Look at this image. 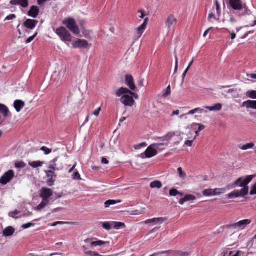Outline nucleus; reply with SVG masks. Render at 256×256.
I'll use <instances>...</instances> for the list:
<instances>
[{
	"label": "nucleus",
	"instance_id": "obj_1",
	"mask_svg": "<svg viewBox=\"0 0 256 256\" xmlns=\"http://www.w3.org/2000/svg\"><path fill=\"white\" fill-rule=\"evenodd\" d=\"M254 176H248L245 179L242 177L238 178L236 182L230 184L226 186L228 190L236 188L240 185L242 188L240 190H234L227 195L228 198H236L239 197H244L248 193V186L247 185L252 180Z\"/></svg>",
	"mask_w": 256,
	"mask_h": 256
},
{
	"label": "nucleus",
	"instance_id": "obj_2",
	"mask_svg": "<svg viewBox=\"0 0 256 256\" xmlns=\"http://www.w3.org/2000/svg\"><path fill=\"white\" fill-rule=\"evenodd\" d=\"M62 24L66 26V28L74 34H80V29L74 19L71 18H66L62 20Z\"/></svg>",
	"mask_w": 256,
	"mask_h": 256
},
{
	"label": "nucleus",
	"instance_id": "obj_3",
	"mask_svg": "<svg viewBox=\"0 0 256 256\" xmlns=\"http://www.w3.org/2000/svg\"><path fill=\"white\" fill-rule=\"evenodd\" d=\"M54 30L62 42H68L72 41V36L64 27L61 26Z\"/></svg>",
	"mask_w": 256,
	"mask_h": 256
},
{
	"label": "nucleus",
	"instance_id": "obj_4",
	"mask_svg": "<svg viewBox=\"0 0 256 256\" xmlns=\"http://www.w3.org/2000/svg\"><path fill=\"white\" fill-rule=\"evenodd\" d=\"M58 160V158L56 157L53 160L50 162V164L49 166V168L52 170H46L45 172L46 174V176L50 178H56V176L54 172V170H59L62 168V166L58 167V164H56Z\"/></svg>",
	"mask_w": 256,
	"mask_h": 256
},
{
	"label": "nucleus",
	"instance_id": "obj_5",
	"mask_svg": "<svg viewBox=\"0 0 256 256\" xmlns=\"http://www.w3.org/2000/svg\"><path fill=\"white\" fill-rule=\"evenodd\" d=\"M15 174L13 170H9L6 172L4 175L0 178V184L2 186H5L10 182L14 178Z\"/></svg>",
	"mask_w": 256,
	"mask_h": 256
},
{
	"label": "nucleus",
	"instance_id": "obj_6",
	"mask_svg": "<svg viewBox=\"0 0 256 256\" xmlns=\"http://www.w3.org/2000/svg\"><path fill=\"white\" fill-rule=\"evenodd\" d=\"M164 145V144L163 143L154 144L148 146L145 152V156H146V158H150L156 156L158 154V152L154 148H152V146L156 147V148H158L160 146Z\"/></svg>",
	"mask_w": 256,
	"mask_h": 256
},
{
	"label": "nucleus",
	"instance_id": "obj_7",
	"mask_svg": "<svg viewBox=\"0 0 256 256\" xmlns=\"http://www.w3.org/2000/svg\"><path fill=\"white\" fill-rule=\"evenodd\" d=\"M94 238H92L85 240L84 242L86 243H89L91 248H94L98 246H102L104 245L105 246H108L110 245L109 242H104L101 240H98L96 241H92Z\"/></svg>",
	"mask_w": 256,
	"mask_h": 256
},
{
	"label": "nucleus",
	"instance_id": "obj_8",
	"mask_svg": "<svg viewBox=\"0 0 256 256\" xmlns=\"http://www.w3.org/2000/svg\"><path fill=\"white\" fill-rule=\"evenodd\" d=\"M91 46V44H88L87 40L83 39H78L72 44V46L74 48H88L89 46Z\"/></svg>",
	"mask_w": 256,
	"mask_h": 256
},
{
	"label": "nucleus",
	"instance_id": "obj_9",
	"mask_svg": "<svg viewBox=\"0 0 256 256\" xmlns=\"http://www.w3.org/2000/svg\"><path fill=\"white\" fill-rule=\"evenodd\" d=\"M224 190V188L206 189L202 191V194L206 196L220 195Z\"/></svg>",
	"mask_w": 256,
	"mask_h": 256
},
{
	"label": "nucleus",
	"instance_id": "obj_10",
	"mask_svg": "<svg viewBox=\"0 0 256 256\" xmlns=\"http://www.w3.org/2000/svg\"><path fill=\"white\" fill-rule=\"evenodd\" d=\"M120 98V102L125 106H132L134 104V100L132 98L129 94L124 93Z\"/></svg>",
	"mask_w": 256,
	"mask_h": 256
},
{
	"label": "nucleus",
	"instance_id": "obj_11",
	"mask_svg": "<svg viewBox=\"0 0 256 256\" xmlns=\"http://www.w3.org/2000/svg\"><path fill=\"white\" fill-rule=\"evenodd\" d=\"M124 93H127L129 94L132 96V98L134 100V98H138V96L137 94L134 93V92H132L130 90H129L128 88H123L122 87L120 88L116 92V95L118 96H121Z\"/></svg>",
	"mask_w": 256,
	"mask_h": 256
},
{
	"label": "nucleus",
	"instance_id": "obj_12",
	"mask_svg": "<svg viewBox=\"0 0 256 256\" xmlns=\"http://www.w3.org/2000/svg\"><path fill=\"white\" fill-rule=\"evenodd\" d=\"M178 22L177 19L173 14L170 15L166 22V25L168 30L174 28Z\"/></svg>",
	"mask_w": 256,
	"mask_h": 256
},
{
	"label": "nucleus",
	"instance_id": "obj_13",
	"mask_svg": "<svg viewBox=\"0 0 256 256\" xmlns=\"http://www.w3.org/2000/svg\"><path fill=\"white\" fill-rule=\"evenodd\" d=\"M229 4L235 10H240L243 9L244 4L240 0H229Z\"/></svg>",
	"mask_w": 256,
	"mask_h": 256
},
{
	"label": "nucleus",
	"instance_id": "obj_14",
	"mask_svg": "<svg viewBox=\"0 0 256 256\" xmlns=\"http://www.w3.org/2000/svg\"><path fill=\"white\" fill-rule=\"evenodd\" d=\"M53 194L52 190L49 188L43 187L40 191V196L43 199L48 200Z\"/></svg>",
	"mask_w": 256,
	"mask_h": 256
},
{
	"label": "nucleus",
	"instance_id": "obj_15",
	"mask_svg": "<svg viewBox=\"0 0 256 256\" xmlns=\"http://www.w3.org/2000/svg\"><path fill=\"white\" fill-rule=\"evenodd\" d=\"M126 84L132 90L136 91L137 90L134 78L131 75L126 76Z\"/></svg>",
	"mask_w": 256,
	"mask_h": 256
},
{
	"label": "nucleus",
	"instance_id": "obj_16",
	"mask_svg": "<svg viewBox=\"0 0 256 256\" xmlns=\"http://www.w3.org/2000/svg\"><path fill=\"white\" fill-rule=\"evenodd\" d=\"M250 220H244L238 222L237 223L234 224L230 226L232 228H239L241 230L244 229L248 225L250 224L251 222Z\"/></svg>",
	"mask_w": 256,
	"mask_h": 256
},
{
	"label": "nucleus",
	"instance_id": "obj_17",
	"mask_svg": "<svg viewBox=\"0 0 256 256\" xmlns=\"http://www.w3.org/2000/svg\"><path fill=\"white\" fill-rule=\"evenodd\" d=\"M38 24V21L36 20L32 19H27L24 22L23 26L28 29L33 30L36 28Z\"/></svg>",
	"mask_w": 256,
	"mask_h": 256
},
{
	"label": "nucleus",
	"instance_id": "obj_18",
	"mask_svg": "<svg viewBox=\"0 0 256 256\" xmlns=\"http://www.w3.org/2000/svg\"><path fill=\"white\" fill-rule=\"evenodd\" d=\"M40 13V9L37 6H33L30 7V10L28 12V15L32 18H36Z\"/></svg>",
	"mask_w": 256,
	"mask_h": 256
},
{
	"label": "nucleus",
	"instance_id": "obj_19",
	"mask_svg": "<svg viewBox=\"0 0 256 256\" xmlns=\"http://www.w3.org/2000/svg\"><path fill=\"white\" fill-rule=\"evenodd\" d=\"M148 21V18H146L144 20L143 24L136 28V30L137 32V34L138 35V38L140 37L142 34L144 33V30L146 28Z\"/></svg>",
	"mask_w": 256,
	"mask_h": 256
},
{
	"label": "nucleus",
	"instance_id": "obj_20",
	"mask_svg": "<svg viewBox=\"0 0 256 256\" xmlns=\"http://www.w3.org/2000/svg\"><path fill=\"white\" fill-rule=\"evenodd\" d=\"M10 4L14 6H20L23 8H27L29 4L28 0H12Z\"/></svg>",
	"mask_w": 256,
	"mask_h": 256
},
{
	"label": "nucleus",
	"instance_id": "obj_21",
	"mask_svg": "<svg viewBox=\"0 0 256 256\" xmlns=\"http://www.w3.org/2000/svg\"><path fill=\"white\" fill-rule=\"evenodd\" d=\"M24 106V102L22 100H16L14 103V108L18 112H20Z\"/></svg>",
	"mask_w": 256,
	"mask_h": 256
},
{
	"label": "nucleus",
	"instance_id": "obj_22",
	"mask_svg": "<svg viewBox=\"0 0 256 256\" xmlns=\"http://www.w3.org/2000/svg\"><path fill=\"white\" fill-rule=\"evenodd\" d=\"M196 199V197L192 194H186L184 198L180 199L178 202L181 204H183L184 202L188 201H193Z\"/></svg>",
	"mask_w": 256,
	"mask_h": 256
},
{
	"label": "nucleus",
	"instance_id": "obj_23",
	"mask_svg": "<svg viewBox=\"0 0 256 256\" xmlns=\"http://www.w3.org/2000/svg\"><path fill=\"white\" fill-rule=\"evenodd\" d=\"M15 232V230L12 226H9L6 227L3 230V236H12Z\"/></svg>",
	"mask_w": 256,
	"mask_h": 256
},
{
	"label": "nucleus",
	"instance_id": "obj_24",
	"mask_svg": "<svg viewBox=\"0 0 256 256\" xmlns=\"http://www.w3.org/2000/svg\"><path fill=\"white\" fill-rule=\"evenodd\" d=\"M166 220L165 218H153L152 219H148L144 222L146 224H149L152 222L154 224H162L164 220Z\"/></svg>",
	"mask_w": 256,
	"mask_h": 256
},
{
	"label": "nucleus",
	"instance_id": "obj_25",
	"mask_svg": "<svg viewBox=\"0 0 256 256\" xmlns=\"http://www.w3.org/2000/svg\"><path fill=\"white\" fill-rule=\"evenodd\" d=\"M244 106L247 108H252L256 110V100H248L243 103Z\"/></svg>",
	"mask_w": 256,
	"mask_h": 256
},
{
	"label": "nucleus",
	"instance_id": "obj_26",
	"mask_svg": "<svg viewBox=\"0 0 256 256\" xmlns=\"http://www.w3.org/2000/svg\"><path fill=\"white\" fill-rule=\"evenodd\" d=\"M198 130H196L195 132V133H196V136H198V133L202 131V130H204L205 128V126L204 125L202 124H196V123H193L192 124V127L194 129H196V127H198Z\"/></svg>",
	"mask_w": 256,
	"mask_h": 256
},
{
	"label": "nucleus",
	"instance_id": "obj_27",
	"mask_svg": "<svg viewBox=\"0 0 256 256\" xmlns=\"http://www.w3.org/2000/svg\"><path fill=\"white\" fill-rule=\"evenodd\" d=\"M205 108L208 110L210 111H219L222 108V104H221L218 103L212 106H206Z\"/></svg>",
	"mask_w": 256,
	"mask_h": 256
},
{
	"label": "nucleus",
	"instance_id": "obj_28",
	"mask_svg": "<svg viewBox=\"0 0 256 256\" xmlns=\"http://www.w3.org/2000/svg\"><path fill=\"white\" fill-rule=\"evenodd\" d=\"M49 203L48 200L42 199V202L38 205V206L35 208V210L40 211L44 208Z\"/></svg>",
	"mask_w": 256,
	"mask_h": 256
},
{
	"label": "nucleus",
	"instance_id": "obj_29",
	"mask_svg": "<svg viewBox=\"0 0 256 256\" xmlns=\"http://www.w3.org/2000/svg\"><path fill=\"white\" fill-rule=\"evenodd\" d=\"M112 226L116 230H118L126 227L124 223L121 222H112Z\"/></svg>",
	"mask_w": 256,
	"mask_h": 256
},
{
	"label": "nucleus",
	"instance_id": "obj_30",
	"mask_svg": "<svg viewBox=\"0 0 256 256\" xmlns=\"http://www.w3.org/2000/svg\"><path fill=\"white\" fill-rule=\"evenodd\" d=\"M0 112L4 116L6 117L8 116L9 110L5 105L0 104Z\"/></svg>",
	"mask_w": 256,
	"mask_h": 256
},
{
	"label": "nucleus",
	"instance_id": "obj_31",
	"mask_svg": "<svg viewBox=\"0 0 256 256\" xmlns=\"http://www.w3.org/2000/svg\"><path fill=\"white\" fill-rule=\"evenodd\" d=\"M121 202H122V200H108L104 202L105 208H108L111 205H114L115 204L120 203Z\"/></svg>",
	"mask_w": 256,
	"mask_h": 256
},
{
	"label": "nucleus",
	"instance_id": "obj_32",
	"mask_svg": "<svg viewBox=\"0 0 256 256\" xmlns=\"http://www.w3.org/2000/svg\"><path fill=\"white\" fill-rule=\"evenodd\" d=\"M162 186V183L158 180H155L150 184V188H160Z\"/></svg>",
	"mask_w": 256,
	"mask_h": 256
},
{
	"label": "nucleus",
	"instance_id": "obj_33",
	"mask_svg": "<svg viewBox=\"0 0 256 256\" xmlns=\"http://www.w3.org/2000/svg\"><path fill=\"white\" fill-rule=\"evenodd\" d=\"M44 162L40 161H34L31 162H29V165L33 168H36L42 166Z\"/></svg>",
	"mask_w": 256,
	"mask_h": 256
},
{
	"label": "nucleus",
	"instance_id": "obj_34",
	"mask_svg": "<svg viewBox=\"0 0 256 256\" xmlns=\"http://www.w3.org/2000/svg\"><path fill=\"white\" fill-rule=\"evenodd\" d=\"M100 224L104 228L107 230H110L112 227V222H101Z\"/></svg>",
	"mask_w": 256,
	"mask_h": 256
},
{
	"label": "nucleus",
	"instance_id": "obj_35",
	"mask_svg": "<svg viewBox=\"0 0 256 256\" xmlns=\"http://www.w3.org/2000/svg\"><path fill=\"white\" fill-rule=\"evenodd\" d=\"M204 111V109H202L200 108H194V110H190L186 114L192 115V114H196V112H198L200 114H202Z\"/></svg>",
	"mask_w": 256,
	"mask_h": 256
},
{
	"label": "nucleus",
	"instance_id": "obj_36",
	"mask_svg": "<svg viewBox=\"0 0 256 256\" xmlns=\"http://www.w3.org/2000/svg\"><path fill=\"white\" fill-rule=\"evenodd\" d=\"M145 212L144 208H141L140 210H136L132 212V215H140L144 214Z\"/></svg>",
	"mask_w": 256,
	"mask_h": 256
},
{
	"label": "nucleus",
	"instance_id": "obj_37",
	"mask_svg": "<svg viewBox=\"0 0 256 256\" xmlns=\"http://www.w3.org/2000/svg\"><path fill=\"white\" fill-rule=\"evenodd\" d=\"M171 94V88L170 86L169 85L167 88L164 90L163 91V96L164 98H166L168 96H170Z\"/></svg>",
	"mask_w": 256,
	"mask_h": 256
},
{
	"label": "nucleus",
	"instance_id": "obj_38",
	"mask_svg": "<svg viewBox=\"0 0 256 256\" xmlns=\"http://www.w3.org/2000/svg\"><path fill=\"white\" fill-rule=\"evenodd\" d=\"M246 96L251 98L256 99V91L249 90L247 92Z\"/></svg>",
	"mask_w": 256,
	"mask_h": 256
},
{
	"label": "nucleus",
	"instance_id": "obj_39",
	"mask_svg": "<svg viewBox=\"0 0 256 256\" xmlns=\"http://www.w3.org/2000/svg\"><path fill=\"white\" fill-rule=\"evenodd\" d=\"M254 144L252 142L248 143L246 144L243 145L240 148L242 150H247L248 149L251 148L254 146Z\"/></svg>",
	"mask_w": 256,
	"mask_h": 256
},
{
	"label": "nucleus",
	"instance_id": "obj_40",
	"mask_svg": "<svg viewBox=\"0 0 256 256\" xmlns=\"http://www.w3.org/2000/svg\"><path fill=\"white\" fill-rule=\"evenodd\" d=\"M178 176L182 178H184L186 176V173L183 172L182 168L180 167L178 168Z\"/></svg>",
	"mask_w": 256,
	"mask_h": 256
},
{
	"label": "nucleus",
	"instance_id": "obj_41",
	"mask_svg": "<svg viewBox=\"0 0 256 256\" xmlns=\"http://www.w3.org/2000/svg\"><path fill=\"white\" fill-rule=\"evenodd\" d=\"M85 254L89 255L90 256H100L98 252L90 250L88 252H86Z\"/></svg>",
	"mask_w": 256,
	"mask_h": 256
},
{
	"label": "nucleus",
	"instance_id": "obj_42",
	"mask_svg": "<svg viewBox=\"0 0 256 256\" xmlns=\"http://www.w3.org/2000/svg\"><path fill=\"white\" fill-rule=\"evenodd\" d=\"M26 166V164L22 161L17 162L15 164V166L17 168H24Z\"/></svg>",
	"mask_w": 256,
	"mask_h": 256
},
{
	"label": "nucleus",
	"instance_id": "obj_43",
	"mask_svg": "<svg viewBox=\"0 0 256 256\" xmlns=\"http://www.w3.org/2000/svg\"><path fill=\"white\" fill-rule=\"evenodd\" d=\"M178 194H179V192L176 189L172 188L170 190V196H176Z\"/></svg>",
	"mask_w": 256,
	"mask_h": 256
},
{
	"label": "nucleus",
	"instance_id": "obj_44",
	"mask_svg": "<svg viewBox=\"0 0 256 256\" xmlns=\"http://www.w3.org/2000/svg\"><path fill=\"white\" fill-rule=\"evenodd\" d=\"M40 150L43 151L46 154H48L51 153L52 150L46 146H42L40 148Z\"/></svg>",
	"mask_w": 256,
	"mask_h": 256
},
{
	"label": "nucleus",
	"instance_id": "obj_45",
	"mask_svg": "<svg viewBox=\"0 0 256 256\" xmlns=\"http://www.w3.org/2000/svg\"><path fill=\"white\" fill-rule=\"evenodd\" d=\"M243 9L244 10V12L242 13V14L250 15L251 14L250 10H248L247 6L246 4H244Z\"/></svg>",
	"mask_w": 256,
	"mask_h": 256
},
{
	"label": "nucleus",
	"instance_id": "obj_46",
	"mask_svg": "<svg viewBox=\"0 0 256 256\" xmlns=\"http://www.w3.org/2000/svg\"><path fill=\"white\" fill-rule=\"evenodd\" d=\"M38 35V32H36L34 35L30 36V38H28L26 42V44H28V43H30L31 42L34 40V38L36 36Z\"/></svg>",
	"mask_w": 256,
	"mask_h": 256
},
{
	"label": "nucleus",
	"instance_id": "obj_47",
	"mask_svg": "<svg viewBox=\"0 0 256 256\" xmlns=\"http://www.w3.org/2000/svg\"><path fill=\"white\" fill-rule=\"evenodd\" d=\"M55 181H56L55 178H50L47 181V184L50 186H52L53 185H54Z\"/></svg>",
	"mask_w": 256,
	"mask_h": 256
},
{
	"label": "nucleus",
	"instance_id": "obj_48",
	"mask_svg": "<svg viewBox=\"0 0 256 256\" xmlns=\"http://www.w3.org/2000/svg\"><path fill=\"white\" fill-rule=\"evenodd\" d=\"M34 224H35L34 223L29 222V223L23 224L22 226V228H23L24 229H26V228H28L32 226H34Z\"/></svg>",
	"mask_w": 256,
	"mask_h": 256
},
{
	"label": "nucleus",
	"instance_id": "obj_49",
	"mask_svg": "<svg viewBox=\"0 0 256 256\" xmlns=\"http://www.w3.org/2000/svg\"><path fill=\"white\" fill-rule=\"evenodd\" d=\"M216 6L217 15L219 16L220 14V5L217 0L216 2Z\"/></svg>",
	"mask_w": 256,
	"mask_h": 256
},
{
	"label": "nucleus",
	"instance_id": "obj_50",
	"mask_svg": "<svg viewBox=\"0 0 256 256\" xmlns=\"http://www.w3.org/2000/svg\"><path fill=\"white\" fill-rule=\"evenodd\" d=\"M256 194V183L252 187L250 191V195Z\"/></svg>",
	"mask_w": 256,
	"mask_h": 256
},
{
	"label": "nucleus",
	"instance_id": "obj_51",
	"mask_svg": "<svg viewBox=\"0 0 256 256\" xmlns=\"http://www.w3.org/2000/svg\"><path fill=\"white\" fill-rule=\"evenodd\" d=\"M146 146V144L144 142L140 144L134 146L136 150L140 149L142 147H145Z\"/></svg>",
	"mask_w": 256,
	"mask_h": 256
},
{
	"label": "nucleus",
	"instance_id": "obj_52",
	"mask_svg": "<svg viewBox=\"0 0 256 256\" xmlns=\"http://www.w3.org/2000/svg\"><path fill=\"white\" fill-rule=\"evenodd\" d=\"M174 54H175V58H176V66H175L174 73L175 74L178 71V59L177 55H176V52H174Z\"/></svg>",
	"mask_w": 256,
	"mask_h": 256
},
{
	"label": "nucleus",
	"instance_id": "obj_53",
	"mask_svg": "<svg viewBox=\"0 0 256 256\" xmlns=\"http://www.w3.org/2000/svg\"><path fill=\"white\" fill-rule=\"evenodd\" d=\"M84 36L86 38H90V32L89 30H85L82 31Z\"/></svg>",
	"mask_w": 256,
	"mask_h": 256
},
{
	"label": "nucleus",
	"instance_id": "obj_54",
	"mask_svg": "<svg viewBox=\"0 0 256 256\" xmlns=\"http://www.w3.org/2000/svg\"><path fill=\"white\" fill-rule=\"evenodd\" d=\"M73 178L74 180H80V176L78 172H74L73 175Z\"/></svg>",
	"mask_w": 256,
	"mask_h": 256
},
{
	"label": "nucleus",
	"instance_id": "obj_55",
	"mask_svg": "<svg viewBox=\"0 0 256 256\" xmlns=\"http://www.w3.org/2000/svg\"><path fill=\"white\" fill-rule=\"evenodd\" d=\"M16 18V16L14 14H11L6 18L5 20H14V18Z\"/></svg>",
	"mask_w": 256,
	"mask_h": 256
},
{
	"label": "nucleus",
	"instance_id": "obj_56",
	"mask_svg": "<svg viewBox=\"0 0 256 256\" xmlns=\"http://www.w3.org/2000/svg\"><path fill=\"white\" fill-rule=\"evenodd\" d=\"M215 19H216V16L214 14L211 13L208 14V20L209 21H212V20H215Z\"/></svg>",
	"mask_w": 256,
	"mask_h": 256
},
{
	"label": "nucleus",
	"instance_id": "obj_57",
	"mask_svg": "<svg viewBox=\"0 0 256 256\" xmlns=\"http://www.w3.org/2000/svg\"><path fill=\"white\" fill-rule=\"evenodd\" d=\"M101 110V107L98 108L94 112L93 114L96 116H98Z\"/></svg>",
	"mask_w": 256,
	"mask_h": 256
},
{
	"label": "nucleus",
	"instance_id": "obj_58",
	"mask_svg": "<svg viewBox=\"0 0 256 256\" xmlns=\"http://www.w3.org/2000/svg\"><path fill=\"white\" fill-rule=\"evenodd\" d=\"M20 212L18 210H15L9 214V216L12 218H14V215L18 214Z\"/></svg>",
	"mask_w": 256,
	"mask_h": 256
},
{
	"label": "nucleus",
	"instance_id": "obj_59",
	"mask_svg": "<svg viewBox=\"0 0 256 256\" xmlns=\"http://www.w3.org/2000/svg\"><path fill=\"white\" fill-rule=\"evenodd\" d=\"M232 254H233V252H230V253H229V256H240L241 255V254H242V252L241 251H238L236 254H234V255H232Z\"/></svg>",
	"mask_w": 256,
	"mask_h": 256
},
{
	"label": "nucleus",
	"instance_id": "obj_60",
	"mask_svg": "<svg viewBox=\"0 0 256 256\" xmlns=\"http://www.w3.org/2000/svg\"><path fill=\"white\" fill-rule=\"evenodd\" d=\"M64 195V194L62 192L60 193H55L56 199H58L62 198Z\"/></svg>",
	"mask_w": 256,
	"mask_h": 256
},
{
	"label": "nucleus",
	"instance_id": "obj_61",
	"mask_svg": "<svg viewBox=\"0 0 256 256\" xmlns=\"http://www.w3.org/2000/svg\"><path fill=\"white\" fill-rule=\"evenodd\" d=\"M193 140H188L185 142V144L188 146H192V145Z\"/></svg>",
	"mask_w": 256,
	"mask_h": 256
},
{
	"label": "nucleus",
	"instance_id": "obj_62",
	"mask_svg": "<svg viewBox=\"0 0 256 256\" xmlns=\"http://www.w3.org/2000/svg\"><path fill=\"white\" fill-rule=\"evenodd\" d=\"M66 222H54L52 224V226H57L58 224H66Z\"/></svg>",
	"mask_w": 256,
	"mask_h": 256
},
{
	"label": "nucleus",
	"instance_id": "obj_63",
	"mask_svg": "<svg viewBox=\"0 0 256 256\" xmlns=\"http://www.w3.org/2000/svg\"><path fill=\"white\" fill-rule=\"evenodd\" d=\"M50 0H38V4L39 6H42L44 2Z\"/></svg>",
	"mask_w": 256,
	"mask_h": 256
},
{
	"label": "nucleus",
	"instance_id": "obj_64",
	"mask_svg": "<svg viewBox=\"0 0 256 256\" xmlns=\"http://www.w3.org/2000/svg\"><path fill=\"white\" fill-rule=\"evenodd\" d=\"M138 12L139 13H140V14H141V16H140V18H144V17L145 16V14H144V10H138Z\"/></svg>",
	"mask_w": 256,
	"mask_h": 256
}]
</instances>
